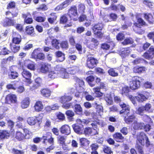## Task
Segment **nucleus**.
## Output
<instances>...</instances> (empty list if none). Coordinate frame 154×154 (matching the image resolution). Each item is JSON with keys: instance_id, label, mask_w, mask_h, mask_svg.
Segmentation results:
<instances>
[{"instance_id": "46", "label": "nucleus", "mask_w": 154, "mask_h": 154, "mask_svg": "<svg viewBox=\"0 0 154 154\" xmlns=\"http://www.w3.org/2000/svg\"><path fill=\"white\" fill-rule=\"evenodd\" d=\"M104 99L108 104L111 105L113 103L112 98L109 94H106L105 96Z\"/></svg>"}, {"instance_id": "15", "label": "nucleus", "mask_w": 154, "mask_h": 154, "mask_svg": "<svg viewBox=\"0 0 154 154\" xmlns=\"http://www.w3.org/2000/svg\"><path fill=\"white\" fill-rule=\"evenodd\" d=\"M132 126L134 129L138 130L143 129L144 128V124L143 123L138 122L136 119L135 120L134 122L133 123Z\"/></svg>"}, {"instance_id": "48", "label": "nucleus", "mask_w": 154, "mask_h": 154, "mask_svg": "<svg viewBox=\"0 0 154 154\" xmlns=\"http://www.w3.org/2000/svg\"><path fill=\"white\" fill-rule=\"evenodd\" d=\"M16 7V3L14 1H11L8 4L6 9L7 10L14 9Z\"/></svg>"}, {"instance_id": "1", "label": "nucleus", "mask_w": 154, "mask_h": 154, "mask_svg": "<svg viewBox=\"0 0 154 154\" xmlns=\"http://www.w3.org/2000/svg\"><path fill=\"white\" fill-rule=\"evenodd\" d=\"M136 147L137 149L139 152L142 154L143 152L142 146L144 145V139L146 140V143L147 146L150 145V142L146 134L143 132L137 133L136 135Z\"/></svg>"}, {"instance_id": "4", "label": "nucleus", "mask_w": 154, "mask_h": 154, "mask_svg": "<svg viewBox=\"0 0 154 154\" xmlns=\"http://www.w3.org/2000/svg\"><path fill=\"white\" fill-rule=\"evenodd\" d=\"M143 80V79L138 77H134L133 78L132 81L130 82L131 88L132 90L137 89L140 87V83Z\"/></svg>"}, {"instance_id": "23", "label": "nucleus", "mask_w": 154, "mask_h": 154, "mask_svg": "<svg viewBox=\"0 0 154 154\" xmlns=\"http://www.w3.org/2000/svg\"><path fill=\"white\" fill-rule=\"evenodd\" d=\"M114 139L117 142H122L124 138L122 134L120 133H116L113 135Z\"/></svg>"}, {"instance_id": "55", "label": "nucleus", "mask_w": 154, "mask_h": 154, "mask_svg": "<svg viewBox=\"0 0 154 154\" xmlns=\"http://www.w3.org/2000/svg\"><path fill=\"white\" fill-rule=\"evenodd\" d=\"M92 91L97 95V97H100L103 95V94L100 91V89L98 87L93 88Z\"/></svg>"}, {"instance_id": "34", "label": "nucleus", "mask_w": 154, "mask_h": 154, "mask_svg": "<svg viewBox=\"0 0 154 154\" xmlns=\"http://www.w3.org/2000/svg\"><path fill=\"white\" fill-rule=\"evenodd\" d=\"M58 71L55 69L54 71L49 72L48 77L52 79H54L55 78L58 77Z\"/></svg>"}, {"instance_id": "51", "label": "nucleus", "mask_w": 154, "mask_h": 154, "mask_svg": "<svg viewBox=\"0 0 154 154\" xmlns=\"http://www.w3.org/2000/svg\"><path fill=\"white\" fill-rule=\"evenodd\" d=\"M122 95H127L128 92H129L130 89L129 87L124 86L122 88Z\"/></svg>"}, {"instance_id": "38", "label": "nucleus", "mask_w": 154, "mask_h": 154, "mask_svg": "<svg viewBox=\"0 0 154 154\" xmlns=\"http://www.w3.org/2000/svg\"><path fill=\"white\" fill-rule=\"evenodd\" d=\"M146 70L144 67H136L134 69V72L135 73H141L145 71Z\"/></svg>"}, {"instance_id": "58", "label": "nucleus", "mask_w": 154, "mask_h": 154, "mask_svg": "<svg viewBox=\"0 0 154 154\" xmlns=\"http://www.w3.org/2000/svg\"><path fill=\"white\" fill-rule=\"evenodd\" d=\"M11 152L13 154H24V152L23 150H19L14 148L12 149Z\"/></svg>"}, {"instance_id": "22", "label": "nucleus", "mask_w": 154, "mask_h": 154, "mask_svg": "<svg viewBox=\"0 0 154 154\" xmlns=\"http://www.w3.org/2000/svg\"><path fill=\"white\" fill-rule=\"evenodd\" d=\"M30 100L29 98H26L21 102V106L22 109H25L29 106Z\"/></svg>"}, {"instance_id": "57", "label": "nucleus", "mask_w": 154, "mask_h": 154, "mask_svg": "<svg viewBox=\"0 0 154 154\" xmlns=\"http://www.w3.org/2000/svg\"><path fill=\"white\" fill-rule=\"evenodd\" d=\"M51 43L53 46L56 49H58L59 48V42L57 39H53L51 42Z\"/></svg>"}, {"instance_id": "9", "label": "nucleus", "mask_w": 154, "mask_h": 154, "mask_svg": "<svg viewBox=\"0 0 154 154\" xmlns=\"http://www.w3.org/2000/svg\"><path fill=\"white\" fill-rule=\"evenodd\" d=\"M120 106L122 109L120 111V114H124L127 116L130 114V106L123 102H121L120 103Z\"/></svg>"}, {"instance_id": "16", "label": "nucleus", "mask_w": 154, "mask_h": 154, "mask_svg": "<svg viewBox=\"0 0 154 154\" xmlns=\"http://www.w3.org/2000/svg\"><path fill=\"white\" fill-rule=\"evenodd\" d=\"M77 124L76 125H73L72 126L74 131L76 133L80 134L82 132V130L84 128L83 125L82 124Z\"/></svg>"}, {"instance_id": "7", "label": "nucleus", "mask_w": 154, "mask_h": 154, "mask_svg": "<svg viewBox=\"0 0 154 154\" xmlns=\"http://www.w3.org/2000/svg\"><path fill=\"white\" fill-rule=\"evenodd\" d=\"M137 22L134 23V25L132 26L133 29L134 31L137 33H138V30L140 29L141 26L145 25V22L141 18H138L137 19Z\"/></svg>"}, {"instance_id": "35", "label": "nucleus", "mask_w": 154, "mask_h": 154, "mask_svg": "<svg viewBox=\"0 0 154 154\" xmlns=\"http://www.w3.org/2000/svg\"><path fill=\"white\" fill-rule=\"evenodd\" d=\"M93 105L94 107H96L97 111L98 112L100 113L103 112V108L102 106L98 104L97 102H94L93 103Z\"/></svg>"}, {"instance_id": "41", "label": "nucleus", "mask_w": 154, "mask_h": 154, "mask_svg": "<svg viewBox=\"0 0 154 154\" xmlns=\"http://www.w3.org/2000/svg\"><path fill=\"white\" fill-rule=\"evenodd\" d=\"M86 80L91 86L93 87L95 85V84L93 83V82L94 80V78L93 76H90L87 77Z\"/></svg>"}, {"instance_id": "12", "label": "nucleus", "mask_w": 154, "mask_h": 154, "mask_svg": "<svg viewBox=\"0 0 154 154\" xmlns=\"http://www.w3.org/2000/svg\"><path fill=\"white\" fill-rule=\"evenodd\" d=\"M60 133L65 135H68L71 133L70 128L69 126L67 125H65L60 128Z\"/></svg>"}, {"instance_id": "27", "label": "nucleus", "mask_w": 154, "mask_h": 154, "mask_svg": "<svg viewBox=\"0 0 154 154\" xmlns=\"http://www.w3.org/2000/svg\"><path fill=\"white\" fill-rule=\"evenodd\" d=\"M10 136V132L7 131H2L0 132V138H8Z\"/></svg>"}, {"instance_id": "59", "label": "nucleus", "mask_w": 154, "mask_h": 154, "mask_svg": "<svg viewBox=\"0 0 154 154\" xmlns=\"http://www.w3.org/2000/svg\"><path fill=\"white\" fill-rule=\"evenodd\" d=\"M33 18L37 22L40 23L44 22L46 19L45 17L42 16H38L36 17L35 18V17L33 16Z\"/></svg>"}, {"instance_id": "47", "label": "nucleus", "mask_w": 154, "mask_h": 154, "mask_svg": "<svg viewBox=\"0 0 154 154\" xmlns=\"http://www.w3.org/2000/svg\"><path fill=\"white\" fill-rule=\"evenodd\" d=\"M66 139V137L63 135H59L57 137L58 141L61 145L65 143Z\"/></svg>"}, {"instance_id": "50", "label": "nucleus", "mask_w": 154, "mask_h": 154, "mask_svg": "<svg viewBox=\"0 0 154 154\" xmlns=\"http://www.w3.org/2000/svg\"><path fill=\"white\" fill-rule=\"evenodd\" d=\"M10 45L11 50L14 53H16L19 50L20 46L13 44H10Z\"/></svg>"}, {"instance_id": "32", "label": "nucleus", "mask_w": 154, "mask_h": 154, "mask_svg": "<svg viewBox=\"0 0 154 154\" xmlns=\"http://www.w3.org/2000/svg\"><path fill=\"white\" fill-rule=\"evenodd\" d=\"M37 119L36 118L33 117H30L27 118V122L30 125H35L37 121Z\"/></svg>"}, {"instance_id": "30", "label": "nucleus", "mask_w": 154, "mask_h": 154, "mask_svg": "<svg viewBox=\"0 0 154 154\" xmlns=\"http://www.w3.org/2000/svg\"><path fill=\"white\" fill-rule=\"evenodd\" d=\"M80 143L82 147H85L88 146L89 141L85 138H82L80 139Z\"/></svg>"}, {"instance_id": "52", "label": "nucleus", "mask_w": 154, "mask_h": 154, "mask_svg": "<svg viewBox=\"0 0 154 154\" xmlns=\"http://www.w3.org/2000/svg\"><path fill=\"white\" fill-rule=\"evenodd\" d=\"M16 138L19 140H21L24 138V135L21 132L18 131L16 133Z\"/></svg>"}, {"instance_id": "33", "label": "nucleus", "mask_w": 154, "mask_h": 154, "mask_svg": "<svg viewBox=\"0 0 154 154\" xmlns=\"http://www.w3.org/2000/svg\"><path fill=\"white\" fill-rule=\"evenodd\" d=\"M135 98L137 100L140 102L145 101L147 99L145 96L141 94H139L137 96L135 97Z\"/></svg>"}, {"instance_id": "45", "label": "nucleus", "mask_w": 154, "mask_h": 154, "mask_svg": "<svg viewBox=\"0 0 154 154\" xmlns=\"http://www.w3.org/2000/svg\"><path fill=\"white\" fill-rule=\"evenodd\" d=\"M25 134L24 138L28 139L30 138L32 135V133L28 129L25 128L23 130Z\"/></svg>"}, {"instance_id": "26", "label": "nucleus", "mask_w": 154, "mask_h": 154, "mask_svg": "<svg viewBox=\"0 0 154 154\" xmlns=\"http://www.w3.org/2000/svg\"><path fill=\"white\" fill-rule=\"evenodd\" d=\"M56 54L57 57V60L58 61L62 62L65 60L64 54L61 51H58L56 52Z\"/></svg>"}, {"instance_id": "2", "label": "nucleus", "mask_w": 154, "mask_h": 154, "mask_svg": "<svg viewBox=\"0 0 154 154\" xmlns=\"http://www.w3.org/2000/svg\"><path fill=\"white\" fill-rule=\"evenodd\" d=\"M103 28V25L102 23H98L93 26L92 29L94 34L97 37L101 38L103 36L104 33L101 31Z\"/></svg>"}, {"instance_id": "37", "label": "nucleus", "mask_w": 154, "mask_h": 154, "mask_svg": "<svg viewBox=\"0 0 154 154\" xmlns=\"http://www.w3.org/2000/svg\"><path fill=\"white\" fill-rule=\"evenodd\" d=\"M119 40H120L121 43L124 45H127L133 43V42L130 39H117Z\"/></svg>"}, {"instance_id": "56", "label": "nucleus", "mask_w": 154, "mask_h": 154, "mask_svg": "<svg viewBox=\"0 0 154 154\" xmlns=\"http://www.w3.org/2000/svg\"><path fill=\"white\" fill-rule=\"evenodd\" d=\"M85 7L82 4H80L78 5V11L79 13L83 14L85 12Z\"/></svg>"}, {"instance_id": "11", "label": "nucleus", "mask_w": 154, "mask_h": 154, "mask_svg": "<svg viewBox=\"0 0 154 154\" xmlns=\"http://www.w3.org/2000/svg\"><path fill=\"white\" fill-rule=\"evenodd\" d=\"M22 17L24 19V23L27 24H31L33 23V20L32 17H28L31 16V15L29 13H27L26 14H23Z\"/></svg>"}, {"instance_id": "20", "label": "nucleus", "mask_w": 154, "mask_h": 154, "mask_svg": "<svg viewBox=\"0 0 154 154\" xmlns=\"http://www.w3.org/2000/svg\"><path fill=\"white\" fill-rule=\"evenodd\" d=\"M72 99V97L68 95H64L60 98L59 101L62 104L71 101Z\"/></svg>"}, {"instance_id": "42", "label": "nucleus", "mask_w": 154, "mask_h": 154, "mask_svg": "<svg viewBox=\"0 0 154 154\" xmlns=\"http://www.w3.org/2000/svg\"><path fill=\"white\" fill-rule=\"evenodd\" d=\"M42 94L44 97H49L51 94V91L48 89H44L41 91Z\"/></svg>"}, {"instance_id": "60", "label": "nucleus", "mask_w": 154, "mask_h": 154, "mask_svg": "<svg viewBox=\"0 0 154 154\" xmlns=\"http://www.w3.org/2000/svg\"><path fill=\"white\" fill-rule=\"evenodd\" d=\"M10 14H11L12 17L14 18L15 17H17V16L18 13V12L16 11L14 12H11L10 11H6L5 12V14L7 16L8 15Z\"/></svg>"}, {"instance_id": "36", "label": "nucleus", "mask_w": 154, "mask_h": 154, "mask_svg": "<svg viewBox=\"0 0 154 154\" xmlns=\"http://www.w3.org/2000/svg\"><path fill=\"white\" fill-rule=\"evenodd\" d=\"M74 111L77 114L81 113L82 111V109L80 104H75L74 106Z\"/></svg>"}, {"instance_id": "62", "label": "nucleus", "mask_w": 154, "mask_h": 154, "mask_svg": "<svg viewBox=\"0 0 154 154\" xmlns=\"http://www.w3.org/2000/svg\"><path fill=\"white\" fill-rule=\"evenodd\" d=\"M143 120L147 123H151L152 122L151 119L148 116L145 115L143 116Z\"/></svg>"}, {"instance_id": "39", "label": "nucleus", "mask_w": 154, "mask_h": 154, "mask_svg": "<svg viewBox=\"0 0 154 154\" xmlns=\"http://www.w3.org/2000/svg\"><path fill=\"white\" fill-rule=\"evenodd\" d=\"M68 6V5L64 1L59 5L57 6L55 8V9L56 11H58L63 9Z\"/></svg>"}, {"instance_id": "13", "label": "nucleus", "mask_w": 154, "mask_h": 154, "mask_svg": "<svg viewBox=\"0 0 154 154\" xmlns=\"http://www.w3.org/2000/svg\"><path fill=\"white\" fill-rule=\"evenodd\" d=\"M148 53L147 52L144 53L143 56L147 59H152L154 56V48L150 47L148 51Z\"/></svg>"}, {"instance_id": "6", "label": "nucleus", "mask_w": 154, "mask_h": 154, "mask_svg": "<svg viewBox=\"0 0 154 154\" xmlns=\"http://www.w3.org/2000/svg\"><path fill=\"white\" fill-rule=\"evenodd\" d=\"M98 63V61L92 57H88L87 60V66L90 69L96 67Z\"/></svg>"}, {"instance_id": "64", "label": "nucleus", "mask_w": 154, "mask_h": 154, "mask_svg": "<svg viewBox=\"0 0 154 154\" xmlns=\"http://www.w3.org/2000/svg\"><path fill=\"white\" fill-rule=\"evenodd\" d=\"M103 151L104 152L107 154H113L112 152L109 147L105 146L103 149Z\"/></svg>"}, {"instance_id": "31", "label": "nucleus", "mask_w": 154, "mask_h": 154, "mask_svg": "<svg viewBox=\"0 0 154 154\" xmlns=\"http://www.w3.org/2000/svg\"><path fill=\"white\" fill-rule=\"evenodd\" d=\"M144 17L146 20L148 21L149 23L150 24H153L154 22L153 18L151 14H144Z\"/></svg>"}, {"instance_id": "24", "label": "nucleus", "mask_w": 154, "mask_h": 154, "mask_svg": "<svg viewBox=\"0 0 154 154\" xmlns=\"http://www.w3.org/2000/svg\"><path fill=\"white\" fill-rule=\"evenodd\" d=\"M35 109L37 112L41 111L44 108V106L41 101H37L35 104Z\"/></svg>"}, {"instance_id": "63", "label": "nucleus", "mask_w": 154, "mask_h": 154, "mask_svg": "<svg viewBox=\"0 0 154 154\" xmlns=\"http://www.w3.org/2000/svg\"><path fill=\"white\" fill-rule=\"evenodd\" d=\"M79 70V68L76 66H74L70 68L69 70L70 74H74Z\"/></svg>"}, {"instance_id": "44", "label": "nucleus", "mask_w": 154, "mask_h": 154, "mask_svg": "<svg viewBox=\"0 0 154 154\" xmlns=\"http://www.w3.org/2000/svg\"><path fill=\"white\" fill-rule=\"evenodd\" d=\"M109 74L113 77H116L118 75V73L116 70L114 69H111L108 70Z\"/></svg>"}, {"instance_id": "19", "label": "nucleus", "mask_w": 154, "mask_h": 154, "mask_svg": "<svg viewBox=\"0 0 154 154\" xmlns=\"http://www.w3.org/2000/svg\"><path fill=\"white\" fill-rule=\"evenodd\" d=\"M127 117H125L124 118L125 122L128 124L134 122V120L137 119L134 115H129Z\"/></svg>"}, {"instance_id": "49", "label": "nucleus", "mask_w": 154, "mask_h": 154, "mask_svg": "<svg viewBox=\"0 0 154 154\" xmlns=\"http://www.w3.org/2000/svg\"><path fill=\"white\" fill-rule=\"evenodd\" d=\"M145 111L144 109V107L143 106L139 107L136 110V112L137 114L141 116H143Z\"/></svg>"}, {"instance_id": "3", "label": "nucleus", "mask_w": 154, "mask_h": 154, "mask_svg": "<svg viewBox=\"0 0 154 154\" xmlns=\"http://www.w3.org/2000/svg\"><path fill=\"white\" fill-rule=\"evenodd\" d=\"M67 14L71 20L74 21L77 20L76 17L78 16L77 7L75 5L72 6L68 9Z\"/></svg>"}, {"instance_id": "54", "label": "nucleus", "mask_w": 154, "mask_h": 154, "mask_svg": "<svg viewBox=\"0 0 154 154\" xmlns=\"http://www.w3.org/2000/svg\"><path fill=\"white\" fill-rule=\"evenodd\" d=\"M16 29L19 32H21L23 31V26L20 23H17L14 26Z\"/></svg>"}, {"instance_id": "10", "label": "nucleus", "mask_w": 154, "mask_h": 154, "mask_svg": "<svg viewBox=\"0 0 154 154\" xmlns=\"http://www.w3.org/2000/svg\"><path fill=\"white\" fill-rule=\"evenodd\" d=\"M21 74L23 77L25 78L26 79L25 82L27 85H29L32 83V81L31 79L32 75L29 71L27 70L23 69Z\"/></svg>"}, {"instance_id": "5", "label": "nucleus", "mask_w": 154, "mask_h": 154, "mask_svg": "<svg viewBox=\"0 0 154 154\" xmlns=\"http://www.w3.org/2000/svg\"><path fill=\"white\" fill-rule=\"evenodd\" d=\"M55 69L58 71V77H60L63 79H67L69 77L68 73L67 72L65 69L62 68L60 65H57L55 67Z\"/></svg>"}, {"instance_id": "18", "label": "nucleus", "mask_w": 154, "mask_h": 154, "mask_svg": "<svg viewBox=\"0 0 154 154\" xmlns=\"http://www.w3.org/2000/svg\"><path fill=\"white\" fill-rule=\"evenodd\" d=\"M16 67L13 66L10 68V70L11 71L10 73L9 74V77L11 79H14L17 77L18 76V73L16 71H14L13 69L15 68Z\"/></svg>"}, {"instance_id": "21", "label": "nucleus", "mask_w": 154, "mask_h": 154, "mask_svg": "<svg viewBox=\"0 0 154 154\" xmlns=\"http://www.w3.org/2000/svg\"><path fill=\"white\" fill-rule=\"evenodd\" d=\"M6 100L11 103H15L17 100L16 96L14 94H9L6 97Z\"/></svg>"}, {"instance_id": "25", "label": "nucleus", "mask_w": 154, "mask_h": 154, "mask_svg": "<svg viewBox=\"0 0 154 154\" xmlns=\"http://www.w3.org/2000/svg\"><path fill=\"white\" fill-rule=\"evenodd\" d=\"M24 63L25 66H27V68L31 70H34L35 69V66L32 62L31 61L28 60H26L24 61Z\"/></svg>"}, {"instance_id": "29", "label": "nucleus", "mask_w": 154, "mask_h": 154, "mask_svg": "<svg viewBox=\"0 0 154 154\" xmlns=\"http://www.w3.org/2000/svg\"><path fill=\"white\" fill-rule=\"evenodd\" d=\"M51 68V66L48 64H44L42 65L41 71L43 73H45L48 71L49 69Z\"/></svg>"}, {"instance_id": "28", "label": "nucleus", "mask_w": 154, "mask_h": 154, "mask_svg": "<svg viewBox=\"0 0 154 154\" xmlns=\"http://www.w3.org/2000/svg\"><path fill=\"white\" fill-rule=\"evenodd\" d=\"M66 14H64L62 15L60 17V23L61 24H64L68 21V19Z\"/></svg>"}, {"instance_id": "8", "label": "nucleus", "mask_w": 154, "mask_h": 154, "mask_svg": "<svg viewBox=\"0 0 154 154\" xmlns=\"http://www.w3.org/2000/svg\"><path fill=\"white\" fill-rule=\"evenodd\" d=\"M15 21L11 18L6 17L1 23V24L4 27L14 26L15 24Z\"/></svg>"}, {"instance_id": "14", "label": "nucleus", "mask_w": 154, "mask_h": 154, "mask_svg": "<svg viewBox=\"0 0 154 154\" xmlns=\"http://www.w3.org/2000/svg\"><path fill=\"white\" fill-rule=\"evenodd\" d=\"M131 51L128 48H122L119 52V54L122 58H125L130 54Z\"/></svg>"}, {"instance_id": "17", "label": "nucleus", "mask_w": 154, "mask_h": 154, "mask_svg": "<svg viewBox=\"0 0 154 154\" xmlns=\"http://www.w3.org/2000/svg\"><path fill=\"white\" fill-rule=\"evenodd\" d=\"M25 31L27 35L32 36H35V35L34 33V28L31 25H29L26 27Z\"/></svg>"}, {"instance_id": "43", "label": "nucleus", "mask_w": 154, "mask_h": 154, "mask_svg": "<svg viewBox=\"0 0 154 154\" xmlns=\"http://www.w3.org/2000/svg\"><path fill=\"white\" fill-rule=\"evenodd\" d=\"M145 111L148 112H152L153 109L152 108L151 105L149 103H147L143 106Z\"/></svg>"}, {"instance_id": "40", "label": "nucleus", "mask_w": 154, "mask_h": 154, "mask_svg": "<svg viewBox=\"0 0 154 154\" xmlns=\"http://www.w3.org/2000/svg\"><path fill=\"white\" fill-rule=\"evenodd\" d=\"M68 6V5L64 1L59 5L57 6L55 8V9L56 11H58L63 9Z\"/></svg>"}, {"instance_id": "53", "label": "nucleus", "mask_w": 154, "mask_h": 154, "mask_svg": "<svg viewBox=\"0 0 154 154\" xmlns=\"http://www.w3.org/2000/svg\"><path fill=\"white\" fill-rule=\"evenodd\" d=\"M93 131H94L90 128H86L85 129L84 131V133L86 135H89L90 134L93 135L94 134L93 133Z\"/></svg>"}, {"instance_id": "61", "label": "nucleus", "mask_w": 154, "mask_h": 154, "mask_svg": "<svg viewBox=\"0 0 154 154\" xmlns=\"http://www.w3.org/2000/svg\"><path fill=\"white\" fill-rule=\"evenodd\" d=\"M63 149L65 151H69L71 149V147L69 144H66L64 143L61 145Z\"/></svg>"}]
</instances>
